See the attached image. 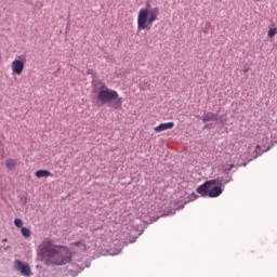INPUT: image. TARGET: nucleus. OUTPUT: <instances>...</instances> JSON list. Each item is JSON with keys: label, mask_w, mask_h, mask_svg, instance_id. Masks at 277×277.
Instances as JSON below:
<instances>
[{"label": "nucleus", "mask_w": 277, "mask_h": 277, "mask_svg": "<svg viewBox=\"0 0 277 277\" xmlns=\"http://www.w3.org/2000/svg\"><path fill=\"white\" fill-rule=\"evenodd\" d=\"M6 168H8V170H14V168H16V160L8 159L6 160Z\"/></svg>", "instance_id": "obj_11"}, {"label": "nucleus", "mask_w": 277, "mask_h": 277, "mask_svg": "<svg viewBox=\"0 0 277 277\" xmlns=\"http://www.w3.org/2000/svg\"><path fill=\"white\" fill-rule=\"evenodd\" d=\"M159 8L147 6L138 10L136 25L137 31H144V29H150L154 23L159 21Z\"/></svg>", "instance_id": "obj_3"}, {"label": "nucleus", "mask_w": 277, "mask_h": 277, "mask_svg": "<svg viewBox=\"0 0 277 277\" xmlns=\"http://www.w3.org/2000/svg\"><path fill=\"white\" fill-rule=\"evenodd\" d=\"M196 198H198V196L196 195V193H193V194L189 196V200H196Z\"/></svg>", "instance_id": "obj_17"}, {"label": "nucleus", "mask_w": 277, "mask_h": 277, "mask_svg": "<svg viewBox=\"0 0 277 277\" xmlns=\"http://www.w3.org/2000/svg\"><path fill=\"white\" fill-rule=\"evenodd\" d=\"M23 237L29 238L31 237V230L27 227H22L21 229Z\"/></svg>", "instance_id": "obj_12"}, {"label": "nucleus", "mask_w": 277, "mask_h": 277, "mask_svg": "<svg viewBox=\"0 0 277 277\" xmlns=\"http://www.w3.org/2000/svg\"><path fill=\"white\" fill-rule=\"evenodd\" d=\"M25 62H27V58L23 55L17 56L12 63H11V70L13 75H23V70H25Z\"/></svg>", "instance_id": "obj_4"}, {"label": "nucleus", "mask_w": 277, "mask_h": 277, "mask_svg": "<svg viewBox=\"0 0 277 277\" xmlns=\"http://www.w3.org/2000/svg\"><path fill=\"white\" fill-rule=\"evenodd\" d=\"M93 85L97 94V103L108 105L113 109H122V97L116 90L109 89L102 80L94 81Z\"/></svg>", "instance_id": "obj_2"}, {"label": "nucleus", "mask_w": 277, "mask_h": 277, "mask_svg": "<svg viewBox=\"0 0 277 277\" xmlns=\"http://www.w3.org/2000/svg\"><path fill=\"white\" fill-rule=\"evenodd\" d=\"M39 252L48 265H66L72 259L68 247L54 245L49 239L41 242Z\"/></svg>", "instance_id": "obj_1"}, {"label": "nucleus", "mask_w": 277, "mask_h": 277, "mask_svg": "<svg viewBox=\"0 0 277 277\" xmlns=\"http://www.w3.org/2000/svg\"><path fill=\"white\" fill-rule=\"evenodd\" d=\"M14 225L16 226V228H23V220L15 219L14 220Z\"/></svg>", "instance_id": "obj_15"}, {"label": "nucleus", "mask_w": 277, "mask_h": 277, "mask_svg": "<svg viewBox=\"0 0 277 277\" xmlns=\"http://www.w3.org/2000/svg\"><path fill=\"white\" fill-rule=\"evenodd\" d=\"M215 122L217 121V115L213 114V113H208L206 115L202 116V122Z\"/></svg>", "instance_id": "obj_10"}, {"label": "nucleus", "mask_w": 277, "mask_h": 277, "mask_svg": "<svg viewBox=\"0 0 277 277\" xmlns=\"http://www.w3.org/2000/svg\"><path fill=\"white\" fill-rule=\"evenodd\" d=\"M35 175L37 176V179H49V176H53V174L49 170H38L36 171Z\"/></svg>", "instance_id": "obj_9"}, {"label": "nucleus", "mask_w": 277, "mask_h": 277, "mask_svg": "<svg viewBox=\"0 0 277 277\" xmlns=\"http://www.w3.org/2000/svg\"><path fill=\"white\" fill-rule=\"evenodd\" d=\"M209 198H217L219 196H222V187L221 186H212L208 190Z\"/></svg>", "instance_id": "obj_8"}, {"label": "nucleus", "mask_w": 277, "mask_h": 277, "mask_svg": "<svg viewBox=\"0 0 277 277\" xmlns=\"http://www.w3.org/2000/svg\"><path fill=\"white\" fill-rule=\"evenodd\" d=\"M0 60H1V56H0Z\"/></svg>", "instance_id": "obj_21"}, {"label": "nucleus", "mask_w": 277, "mask_h": 277, "mask_svg": "<svg viewBox=\"0 0 277 277\" xmlns=\"http://www.w3.org/2000/svg\"><path fill=\"white\" fill-rule=\"evenodd\" d=\"M14 268L22 274V276H31V267L27 263H23L21 260L14 261Z\"/></svg>", "instance_id": "obj_5"}, {"label": "nucleus", "mask_w": 277, "mask_h": 277, "mask_svg": "<svg viewBox=\"0 0 277 277\" xmlns=\"http://www.w3.org/2000/svg\"><path fill=\"white\" fill-rule=\"evenodd\" d=\"M213 185H217V180H209L205 184L197 187V194L201 196H209V189L213 187Z\"/></svg>", "instance_id": "obj_6"}, {"label": "nucleus", "mask_w": 277, "mask_h": 277, "mask_svg": "<svg viewBox=\"0 0 277 277\" xmlns=\"http://www.w3.org/2000/svg\"><path fill=\"white\" fill-rule=\"evenodd\" d=\"M276 34H277V28H269L267 36L268 38H274Z\"/></svg>", "instance_id": "obj_14"}, {"label": "nucleus", "mask_w": 277, "mask_h": 277, "mask_svg": "<svg viewBox=\"0 0 277 277\" xmlns=\"http://www.w3.org/2000/svg\"><path fill=\"white\" fill-rule=\"evenodd\" d=\"M271 137H272L273 140H277V129H273V130L271 131Z\"/></svg>", "instance_id": "obj_16"}, {"label": "nucleus", "mask_w": 277, "mask_h": 277, "mask_svg": "<svg viewBox=\"0 0 277 277\" xmlns=\"http://www.w3.org/2000/svg\"><path fill=\"white\" fill-rule=\"evenodd\" d=\"M79 243H81V242H76V246H79Z\"/></svg>", "instance_id": "obj_20"}, {"label": "nucleus", "mask_w": 277, "mask_h": 277, "mask_svg": "<svg viewBox=\"0 0 277 277\" xmlns=\"http://www.w3.org/2000/svg\"><path fill=\"white\" fill-rule=\"evenodd\" d=\"M250 70V67L249 66H245L243 69H242V72H249Z\"/></svg>", "instance_id": "obj_18"}, {"label": "nucleus", "mask_w": 277, "mask_h": 277, "mask_svg": "<svg viewBox=\"0 0 277 277\" xmlns=\"http://www.w3.org/2000/svg\"><path fill=\"white\" fill-rule=\"evenodd\" d=\"M255 150L259 153V150H261V145H258Z\"/></svg>", "instance_id": "obj_19"}, {"label": "nucleus", "mask_w": 277, "mask_h": 277, "mask_svg": "<svg viewBox=\"0 0 277 277\" xmlns=\"http://www.w3.org/2000/svg\"><path fill=\"white\" fill-rule=\"evenodd\" d=\"M233 168H235V164H223L222 166V171L223 172H230V170H233Z\"/></svg>", "instance_id": "obj_13"}, {"label": "nucleus", "mask_w": 277, "mask_h": 277, "mask_svg": "<svg viewBox=\"0 0 277 277\" xmlns=\"http://www.w3.org/2000/svg\"><path fill=\"white\" fill-rule=\"evenodd\" d=\"M168 129H174V122L160 123L158 127L154 128L155 133H161L162 131H168Z\"/></svg>", "instance_id": "obj_7"}]
</instances>
